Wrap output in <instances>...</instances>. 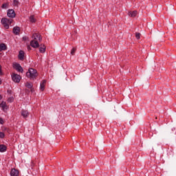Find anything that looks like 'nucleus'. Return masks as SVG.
Returning a JSON list of instances; mask_svg holds the SVG:
<instances>
[{
	"instance_id": "nucleus-30",
	"label": "nucleus",
	"mask_w": 176,
	"mask_h": 176,
	"mask_svg": "<svg viewBox=\"0 0 176 176\" xmlns=\"http://www.w3.org/2000/svg\"><path fill=\"white\" fill-rule=\"evenodd\" d=\"M0 85H2V80L0 79Z\"/></svg>"
},
{
	"instance_id": "nucleus-25",
	"label": "nucleus",
	"mask_w": 176,
	"mask_h": 176,
	"mask_svg": "<svg viewBox=\"0 0 176 176\" xmlns=\"http://www.w3.org/2000/svg\"><path fill=\"white\" fill-rule=\"evenodd\" d=\"M34 166H35V163L34 162V161H32L31 162V164H30V166L32 168H34Z\"/></svg>"
},
{
	"instance_id": "nucleus-31",
	"label": "nucleus",
	"mask_w": 176,
	"mask_h": 176,
	"mask_svg": "<svg viewBox=\"0 0 176 176\" xmlns=\"http://www.w3.org/2000/svg\"><path fill=\"white\" fill-rule=\"evenodd\" d=\"M2 99V96L1 95H0V100H1Z\"/></svg>"
},
{
	"instance_id": "nucleus-20",
	"label": "nucleus",
	"mask_w": 176,
	"mask_h": 176,
	"mask_svg": "<svg viewBox=\"0 0 176 176\" xmlns=\"http://www.w3.org/2000/svg\"><path fill=\"white\" fill-rule=\"evenodd\" d=\"M13 3L14 6H19V0H14Z\"/></svg>"
},
{
	"instance_id": "nucleus-11",
	"label": "nucleus",
	"mask_w": 176,
	"mask_h": 176,
	"mask_svg": "<svg viewBox=\"0 0 176 176\" xmlns=\"http://www.w3.org/2000/svg\"><path fill=\"white\" fill-rule=\"evenodd\" d=\"M21 113L23 118H28L30 116V113L27 110H22Z\"/></svg>"
},
{
	"instance_id": "nucleus-4",
	"label": "nucleus",
	"mask_w": 176,
	"mask_h": 176,
	"mask_svg": "<svg viewBox=\"0 0 176 176\" xmlns=\"http://www.w3.org/2000/svg\"><path fill=\"white\" fill-rule=\"evenodd\" d=\"M33 41H38L39 42L42 41V36L38 33H34L32 35Z\"/></svg>"
},
{
	"instance_id": "nucleus-17",
	"label": "nucleus",
	"mask_w": 176,
	"mask_h": 176,
	"mask_svg": "<svg viewBox=\"0 0 176 176\" xmlns=\"http://www.w3.org/2000/svg\"><path fill=\"white\" fill-rule=\"evenodd\" d=\"M39 52L40 53H45V52H46V46H45V45H41Z\"/></svg>"
},
{
	"instance_id": "nucleus-29",
	"label": "nucleus",
	"mask_w": 176,
	"mask_h": 176,
	"mask_svg": "<svg viewBox=\"0 0 176 176\" xmlns=\"http://www.w3.org/2000/svg\"><path fill=\"white\" fill-rule=\"evenodd\" d=\"M0 75H3L2 74V66L0 65Z\"/></svg>"
},
{
	"instance_id": "nucleus-19",
	"label": "nucleus",
	"mask_w": 176,
	"mask_h": 176,
	"mask_svg": "<svg viewBox=\"0 0 176 176\" xmlns=\"http://www.w3.org/2000/svg\"><path fill=\"white\" fill-rule=\"evenodd\" d=\"M25 86L28 89H32V83L31 82H26Z\"/></svg>"
},
{
	"instance_id": "nucleus-8",
	"label": "nucleus",
	"mask_w": 176,
	"mask_h": 176,
	"mask_svg": "<svg viewBox=\"0 0 176 176\" xmlns=\"http://www.w3.org/2000/svg\"><path fill=\"white\" fill-rule=\"evenodd\" d=\"M25 56V53L24 52V51L20 50L18 55L19 60H20L21 61H23V60H24Z\"/></svg>"
},
{
	"instance_id": "nucleus-16",
	"label": "nucleus",
	"mask_w": 176,
	"mask_h": 176,
	"mask_svg": "<svg viewBox=\"0 0 176 176\" xmlns=\"http://www.w3.org/2000/svg\"><path fill=\"white\" fill-rule=\"evenodd\" d=\"M6 149H8V147L5 144H0V152H6Z\"/></svg>"
},
{
	"instance_id": "nucleus-2",
	"label": "nucleus",
	"mask_w": 176,
	"mask_h": 176,
	"mask_svg": "<svg viewBox=\"0 0 176 176\" xmlns=\"http://www.w3.org/2000/svg\"><path fill=\"white\" fill-rule=\"evenodd\" d=\"M12 21H13L12 19L3 18L1 19V23L6 30H9V25L12 24Z\"/></svg>"
},
{
	"instance_id": "nucleus-9",
	"label": "nucleus",
	"mask_w": 176,
	"mask_h": 176,
	"mask_svg": "<svg viewBox=\"0 0 176 176\" xmlns=\"http://www.w3.org/2000/svg\"><path fill=\"white\" fill-rule=\"evenodd\" d=\"M12 32H13V34H14V35H19L20 27H19V26L14 27L13 30H12Z\"/></svg>"
},
{
	"instance_id": "nucleus-22",
	"label": "nucleus",
	"mask_w": 176,
	"mask_h": 176,
	"mask_svg": "<svg viewBox=\"0 0 176 176\" xmlns=\"http://www.w3.org/2000/svg\"><path fill=\"white\" fill-rule=\"evenodd\" d=\"M76 52V48H73L71 51V55L74 56L75 54V52Z\"/></svg>"
},
{
	"instance_id": "nucleus-3",
	"label": "nucleus",
	"mask_w": 176,
	"mask_h": 176,
	"mask_svg": "<svg viewBox=\"0 0 176 176\" xmlns=\"http://www.w3.org/2000/svg\"><path fill=\"white\" fill-rule=\"evenodd\" d=\"M12 79L15 83H20V80H21V76L14 73L12 74Z\"/></svg>"
},
{
	"instance_id": "nucleus-7",
	"label": "nucleus",
	"mask_w": 176,
	"mask_h": 176,
	"mask_svg": "<svg viewBox=\"0 0 176 176\" xmlns=\"http://www.w3.org/2000/svg\"><path fill=\"white\" fill-rule=\"evenodd\" d=\"M30 45L32 46V47L36 49V48L39 47V43L36 40H32L30 42Z\"/></svg>"
},
{
	"instance_id": "nucleus-23",
	"label": "nucleus",
	"mask_w": 176,
	"mask_h": 176,
	"mask_svg": "<svg viewBox=\"0 0 176 176\" xmlns=\"http://www.w3.org/2000/svg\"><path fill=\"white\" fill-rule=\"evenodd\" d=\"M2 9H8V3H3L1 6Z\"/></svg>"
},
{
	"instance_id": "nucleus-15",
	"label": "nucleus",
	"mask_w": 176,
	"mask_h": 176,
	"mask_svg": "<svg viewBox=\"0 0 176 176\" xmlns=\"http://www.w3.org/2000/svg\"><path fill=\"white\" fill-rule=\"evenodd\" d=\"M0 108H1L3 111H5V109H7L8 105H6V102H1V103L0 104Z\"/></svg>"
},
{
	"instance_id": "nucleus-18",
	"label": "nucleus",
	"mask_w": 176,
	"mask_h": 176,
	"mask_svg": "<svg viewBox=\"0 0 176 176\" xmlns=\"http://www.w3.org/2000/svg\"><path fill=\"white\" fill-rule=\"evenodd\" d=\"M30 23H35L36 21V19H35V16H34V15L30 16Z\"/></svg>"
},
{
	"instance_id": "nucleus-10",
	"label": "nucleus",
	"mask_w": 176,
	"mask_h": 176,
	"mask_svg": "<svg viewBox=\"0 0 176 176\" xmlns=\"http://www.w3.org/2000/svg\"><path fill=\"white\" fill-rule=\"evenodd\" d=\"M46 86V80H43L41 84H40V90L41 91H45V87Z\"/></svg>"
},
{
	"instance_id": "nucleus-26",
	"label": "nucleus",
	"mask_w": 176,
	"mask_h": 176,
	"mask_svg": "<svg viewBox=\"0 0 176 176\" xmlns=\"http://www.w3.org/2000/svg\"><path fill=\"white\" fill-rule=\"evenodd\" d=\"M5 123V121H3V119L2 118H0V124H3Z\"/></svg>"
},
{
	"instance_id": "nucleus-13",
	"label": "nucleus",
	"mask_w": 176,
	"mask_h": 176,
	"mask_svg": "<svg viewBox=\"0 0 176 176\" xmlns=\"http://www.w3.org/2000/svg\"><path fill=\"white\" fill-rule=\"evenodd\" d=\"M138 12H137V10H134V11H129L128 12V15L129 16V17H135V16H137Z\"/></svg>"
},
{
	"instance_id": "nucleus-5",
	"label": "nucleus",
	"mask_w": 176,
	"mask_h": 176,
	"mask_svg": "<svg viewBox=\"0 0 176 176\" xmlns=\"http://www.w3.org/2000/svg\"><path fill=\"white\" fill-rule=\"evenodd\" d=\"M14 68L18 72H21V74H23V72H24V69H23V67H21V65H20V64L19 63H15L14 65Z\"/></svg>"
},
{
	"instance_id": "nucleus-14",
	"label": "nucleus",
	"mask_w": 176,
	"mask_h": 176,
	"mask_svg": "<svg viewBox=\"0 0 176 176\" xmlns=\"http://www.w3.org/2000/svg\"><path fill=\"white\" fill-rule=\"evenodd\" d=\"M10 175L11 176H19V170L13 168L11 170V172H10Z\"/></svg>"
},
{
	"instance_id": "nucleus-28",
	"label": "nucleus",
	"mask_w": 176,
	"mask_h": 176,
	"mask_svg": "<svg viewBox=\"0 0 176 176\" xmlns=\"http://www.w3.org/2000/svg\"><path fill=\"white\" fill-rule=\"evenodd\" d=\"M23 41H28V37H27V36H23Z\"/></svg>"
},
{
	"instance_id": "nucleus-27",
	"label": "nucleus",
	"mask_w": 176,
	"mask_h": 176,
	"mask_svg": "<svg viewBox=\"0 0 176 176\" xmlns=\"http://www.w3.org/2000/svg\"><path fill=\"white\" fill-rule=\"evenodd\" d=\"M8 102H13V98H9L8 99Z\"/></svg>"
},
{
	"instance_id": "nucleus-24",
	"label": "nucleus",
	"mask_w": 176,
	"mask_h": 176,
	"mask_svg": "<svg viewBox=\"0 0 176 176\" xmlns=\"http://www.w3.org/2000/svg\"><path fill=\"white\" fill-rule=\"evenodd\" d=\"M0 138H5V133L3 132H0Z\"/></svg>"
},
{
	"instance_id": "nucleus-21",
	"label": "nucleus",
	"mask_w": 176,
	"mask_h": 176,
	"mask_svg": "<svg viewBox=\"0 0 176 176\" xmlns=\"http://www.w3.org/2000/svg\"><path fill=\"white\" fill-rule=\"evenodd\" d=\"M140 36H141V34L140 33H138V32L135 33V38H136V39H140Z\"/></svg>"
},
{
	"instance_id": "nucleus-6",
	"label": "nucleus",
	"mask_w": 176,
	"mask_h": 176,
	"mask_svg": "<svg viewBox=\"0 0 176 176\" xmlns=\"http://www.w3.org/2000/svg\"><path fill=\"white\" fill-rule=\"evenodd\" d=\"M7 16L8 17H10L11 19H13L16 17V12H14V10H8L7 12Z\"/></svg>"
},
{
	"instance_id": "nucleus-1",
	"label": "nucleus",
	"mask_w": 176,
	"mask_h": 176,
	"mask_svg": "<svg viewBox=\"0 0 176 176\" xmlns=\"http://www.w3.org/2000/svg\"><path fill=\"white\" fill-rule=\"evenodd\" d=\"M26 76L30 79H36L38 72L34 68H29L28 72L26 73Z\"/></svg>"
},
{
	"instance_id": "nucleus-12",
	"label": "nucleus",
	"mask_w": 176,
	"mask_h": 176,
	"mask_svg": "<svg viewBox=\"0 0 176 176\" xmlns=\"http://www.w3.org/2000/svg\"><path fill=\"white\" fill-rule=\"evenodd\" d=\"M5 50H8V46L6 44L3 43H0V52H3Z\"/></svg>"
}]
</instances>
